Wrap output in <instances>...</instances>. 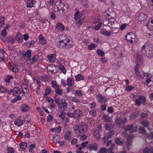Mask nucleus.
Returning <instances> with one entry per match:
<instances>
[{"mask_svg":"<svg viewBox=\"0 0 153 153\" xmlns=\"http://www.w3.org/2000/svg\"><path fill=\"white\" fill-rule=\"evenodd\" d=\"M139 65L136 64L134 68L135 75L137 76V79H140L142 78V83L145 85H147L151 81H152L151 75L148 74L143 72L141 74V73H140L139 71Z\"/></svg>","mask_w":153,"mask_h":153,"instance_id":"nucleus-1","label":"nucleus"},{"mask_svg":"<svg viewBox=\"0 0 153 153\" xmlns=\"http://www.w3.org/2000/svg\"><path fill=\"white\" fill-rule=\"evenodd\" d=\"M141 51L142 54L149 58L153 57V45L149 42H147L142 47Z\"/></svg>","mask_w":153,"mask_h":153,"instance_id":"nucleus-2","label":"nucleus"},{"mask_svg":"<svg viewBox=\"0 0 153 153\" xmlns=\"http://www.w3.org/2000/svg\"><path fill=\"white\" fill-rule=\"evenodd\" d=\"M88 128V125L85 123H83L79 125H77L74 127L75 133H84L87 131Z\"/></svg>","mask_w":153,"mask_h":153,"instance_id":"nucleus-3","label":"nucleus"},{"mask_svg":"<svg viewBox=\"0 0 153 153\" xmlns=\"http://www.w3.org/2000/svg\"><path fill=\"white\" fill-rule=\"evenodd\" d=\"M125 39L130 43H135L137 40L135 34L131 32L128 33L126 35Z\"/></svg>","mask_w":153,"mask_h":153,"instance_id":"nucleus-4","label":"nucleus"},{"mask_svg":"<svg viewBox=\"0 0 153 153\" xmlns=\"http://www.w3.org/2000/svg\"><path fill=\"white\" fill-rule=\"evenodd\" d=\"M115 122L117 126L120 128L123 127L127 121V119L125 117L123 119L121 118H116Z\"/></svg>","mask_w":153,"mask_h":153,"instance_id":"nucleus-5","label":"nucleus"},{"mask_svg":"<svg viewBox=\"0 0 153 153\" xmlns=\"http://www.w3.org/2000/svg\"><path fill=\"white\" fill-rule=\"evenodd\" d=\"M146 102V99L145 97L140 96L138 97V99H137L135 101V104L136 105L139 106L141 104H143Z\"/></svg>","mask_w":153,"mask_h":153,"instance_id":"nucleus-6","label":"nucleus"},{"mask_svg":"<svg viewBox=\"0 0 153 153\" xmlns=\"http://www.w3.org/2000/svg\"><path fill=\"white\" fill-rule=\"evenodd\" d=\"M124 128L125 131H129V133H132L137 131V127L136 126H134L133 125H129L124 127Z\"/></svg>","mask_w":153,"mask_h":153,"instance_id":"nucleus-7","label":"nucleus"},{"mask_svg":"<svg viewBox=\"0 0 153 153\" xmlns=\"http://www.w3.org/2000/svg\"><path fill=\"white\" fill-rule=\"evenodd\" d=\"M97 100L100 104H103L107 101V99L105 97L101 94H99L96 96Z\"/></svg>","mask_w":153,"mask_h":153,"instance_id":"nucleus-8","label":"nucleus"},{"mask_svg":"<svg viewBox=\"0 0 153 153\" xmlns=\"http://www.w3.org/2000/svg\"><path fill=\"white\" fill-rule=\"evenodd\" d=\"M59 4L60 8L61 10H62L63 12L67 11L69 9L67 3H62V1H60Z\"/></svg>","mask_w":153,"mask_h":153,"instance_id":"nucleus-9","label":"nucleus"},{"mask_svg":"<svg viewBox=\"0 0 153 153\" xmlns=\"http://www.w3.org/2000/svg\"><path fill=\"white\" fill-rule=\"evenodd\" d=\"M65 49H67L72 47L74 45V43L73 41L67 38V37L65 36Z\"/></svg>","mask_w":153,"mask_h":153,"instance_id":"nucleus-10","label":"nucleus"},{"mask_svg":"<svg viewBox=\"0 0 153 153\" xmlns=\"http://www.w3.org/2000/svg\"><path fill=\"white\" fill-rule=\"evenodd\" d=\"M25 122L24 118L19 117L16 119L14 122V124L18 127H20L23 125Z\"/></svg>","mask_w":153,"mask_h":153,"instance_id":"nucleus-11","label":"nucleus"},{"mask_svg":"<svg viewBox=\"0 0 153 153\" xmlns=\"http://www.w3.org/2000/svg\"><path fill=\"white\" fill-rule=\"evenodd\" d=\"M62 37H65L64 39H60L57 43V45L59 48H64L65 49V36L64 35L62 36Z\"/></svg>","mask_w":153,"mask_h":153,"instance_id":"nucleus-12","label":"nucleus"},{"mask_svg":"<svg viewBox=\"0 0 153 153\" xmlns=\"http://www.w3.org/2000/svg\"><path fill=\"white\" fill-rule=\"evenodd\" d=\"M82 111L79 109H77L74 112V118L79 119L82 115Z\"/></svg>","mask_w":153,"mask_h":153,"instance_id":"nucleus-13","label":"nucleus"},{"mask_svg":"<svg viewBox=\"0 0 153 153\" xmlns=\"http://www.w3.org/2000/svg\"><path fill=\"white\" fill-rule=\"evenodd\" d=\"M15 39L18 42L22 43L23 41L22 34L19 32H17L15 36Z\"/></svg>","mask_w":153,"mask_h":153,"instance_id":"nucleus-14","label":"nucleus"},{"mask_svg":"<svg viewBox=\"0 0 153 153\" xmlns=\"http://www.w3.org/2000/svg\"><path fill=\"white\" fill-rule=\"evenodd\" d=\"M68 104L67 103L64 102L63 103H59L58 105V107L60 108V111H64L67 108Z\"/></svg>","mask_w":153,"mask_h":153,"instance_id":"nucleus-15","label":"nucleus"},{"mask_svg":"<svg viewBox=\"0 0 153 153\" xmlns=\"http://www.w3.org/2000/svg\"><path fill=\"white\" fill-rule=\"evenodd\" d=\"M21 91L19 88L18 87H15L13 89V95L16 96H19V95L21 94Z\"/></svg>","mask_w":153,"mask_h":153,"instance_id":"nucleus-16","label":"nucleus"},{"mask_svg":"<svg viewBox=\"0 0 153 153\" xmlns=\"http://www.w3.org/2000/svg\"><path fill=\"white\" fill-rule=\"evenodd\" d=\"M56 28L60 31H63L65 30V26L60 22H57L56 25Z\"/></svg>","mask_w":153,"mask_h":153,"instance_id":"nucleus-17","label":"nucleus"},{"mask_svg":"<svg viewBox=\"0 0 153 153\" xmlns=\"http://www.w3.org/2000/svg\"><path fill=\"white\" fill-rule=\"evenodd\" d=\"M23 57H26L27 58H30L31 56V52L30 50H27L25 52H23L22 53Z\"/></svg>","mask_w":153,"mask_h":153,"instance_id":"nucleus-18","label":"nucleus"},{"mask_svg":"<svg viewBox=\"0 0 153 153\" xmlns=\"http://www.w3.org/2000/svg\"><path fill=\"white\" fill-rule=\"evenodd\" d=\"M39 41L40 44L42 45H44L46 43V41L42 34H40L39 37Z\"/></svg>","mask_w":153,"mask_h":153,"instance_id":"nucleus-19","label":"nucleus"},{"mask_svg":"<svg viewBox=\"0 0 153 153\" xmlns=\"http://www.w3.org/2000/svg\"><path fill=\"white\" fill-rule=\"evenodd\" d=\"M67 85L70 88L72 87L74 84V79L73 78L69 77L67 79Z\"/></svg>","mask_w":153,"mask_h":153,"instance_id":"nucleus-20","label":"nucleus"},{"mask_svg":"<svg viewBox=\"0 0 153 153\" xmlns=\"http://www.w3.org/2000/svg\"><path fill=\"white\" fill-rule=\"evenodd\" d=\"M26 1L27 2V6L28 7H33L34 4L36 2L34 0H27Z\"/></svg>","mask_w":153,"mask_h":153,"instance_id":"nucleus-21","label":"nucleus"},{"mask_svg":"<svg viewBox=\"0 0 153 153\" xmlns=\"http://www.w3.org/2000/svg\"><path fill=\"white\" fill-rule=\"evenodd\" d=\"M61 127L60 126L54 128H52L51 129V131L52 133L54 132L55 133H59L61 131Z\"/></svg>","mask_w":153,"mask_h":153,"instance_id":"nucleus-22","label":"nucleus"},{"mask_svg":"<svg viewBox=\"0 0 153 153\" xmlns=\"http://www.w3.org/2000/svg\"><path fill=\"white\" fill-rule=\"evenodd\" d=\"M52 91L51 87H47L45 89V94H44L43 96L45 97L48 95L50 94L52 92Z\"/></svg>","mask_w":153,"mask_h":153,"instance_id":"nucleus-23","label":"nucleus"},{"mask_svg":"<svg viewBox=\"0 0 153 153\" xmlns=\"http://www.w3.org/2000/svg\"><path fill=\"white\" fill-rule=\"evenodd\" d=\"M35 42L34 41H31L30 42L28 41L25 44L26 46L29 47H33L35 45Z\"/></svg>","mask_w":153,"mask_h":153,"instance_id":"nucleus-24","label":"nucleus"},{"mask_svg":"<svg viewBox=\"0 0 153 153\" xmlns=\"http://www.w3.org/2000/svg\"><path fill=\"white\" fill-rule=\"evenodd\" d=\"M100 33L102 34L107 36H110L111 34V32H110L107 31L104 29H101L100 31Z\"/></svg>","mask_w":153,"mask_h":153,"instance_id":"nucleus-25","label":"nucleus"},{"mask_svg":"<svg viewBox=\"0 0 153 153\" xmlns=\"http://www.w3.org/2000/svg\"><path fill=\"white\" fill-rule=\"evenodd\" d=\"M114 127V125L111 123L106 124L105 125V128L106 130H109L112 128Z\"/></svg>","mask_w":153,"mask_h":153,"instance_id":"nucleus-26","label":"nucleus"},{"mask_svg":"<svg viewBox=\"0 0 153 153\" xmlns=\"http://www.w3.org/2000/svg\"><path fill=\"white\" fill-rule=\"evenodd\" d=\"M39 58V56L38 55H35L31 59H30V61L31 63H34L37 62Z\"/></svg>","mask_w":153,"mask_h":153,"instance_id":"nucleus-27","label":"nucleus"},{"mask_svg":"<svg viewBox=\"0 0 153 153\" xmlns=\"http://www.w3.org/2000/svg\"><path fill=\"white\" fill-rule=\"evenodd\" d=\"M22 111L24 112H26L29 110V107L27 105L25 104L22 105L21 107Z\"/></svg>","mask_w":153,"mask_h":153,"instance_id":"nucleus-28","label":"nucleus"},{"mask_svg":"<svg viewBox=\"0 0 153 153\" xmlns=\"http://www.w3.org/2000/svg\"><path fill=\"white\" fill-rule=\"evenodd\" d=\"M141 124L146 127H148L149 125L148 121L146 120H143L141 123Z\"/></svg>","mask_w":153,"mask_h":153,"instance_id":"nucleus-29","label":"nucleus"},{"mask_svg":"<svg viewBox=\"0 0 153 153\" xmlns=\"http://www.w3.org/2000/svg\"><path fill=\"white\" fill-rule=\"evenodd\" d=\"M59 86L55 89L56 93L59 95H61L62 94L63 92L61 89L59 88Z\"/></svg>","mask_w":153,"mask_h":153,"instance_id":"nucleus-30","label":"nucleus"},{"mask_svg":"<svg viewBox=\"0 0 153 153\" xmlns=\"http://www.w3.org/2000/svg\"><path fill=\"white\" fill-rule=\"evenodd\" d=\"M144 14L141 13L137 17V19L139 21H141L144 19Z\"/></svg>","mask_w":153,"mask_h":153,"instance_id":"nucleus-31","label":"nucleus"},{"mask_svg":"<svg viewBox=\"0 0 153 153\" xmlns=\"http://www.w3.org/2000/svg\"><path fill=\"white\" fill-rule=\"evenodd\" d=\"M75 80L77 81L82 80L84 79L83 76L81 74H78L75 77Z\"/></svg>","mask_w":153,"mask_h":153,"instance_id":"nucleus-32","label":"nucleus"},{"mask_svg":"<svg viewBox=\"0 0 153 153\" xmlns=\"http://www.w3.org/2000/svg\"><path fill=\"white\" fill-rule=\"evenodd\" d=\"M19 146L20 149L24 150L27 146V143L26 142H22L20 144Z\"/></svg>","mask_w":153,"mask_h":153,"instance_id":"nucleus-33","label":"nucleus"},{"mask_svg":"<svg viewBox=\"0 0 153 153\" xmlns=\"http://www.w3.org/2000/svg\"><path fill=\"white\" fill-rule=\"evenodd\" d=\"M112 134H106L103 138L104 142H106L108 139L111 138Z\"/></svg>","mask_w":153,"mask_h":153,"instance_id":"nucleus-34","label":"nucleus"},{"mask_svg":"<svg viewBox=\"0 0 153 153\" xmlns=\"http://www.w3.org/2000/svg\"><path fill=\"white\" fill-rule=\"evenodd\" d=\"M75 19L76 20V23L77 25H80L82 24L80 17H76V18H75Z\"/></svg>","mask_w":153,"mask_h":153,"instance_id":"nucleus-35","label":"nucleus"},{"mask_svg":"<svg viewBox=\"0 0 153 153\" xmlns=\"http://www.w3.org/2000/svg\"><path fill=\"white\" fill-rule=\"evenodd\" d=\"M59 69H60L61 71L64 74H65L66 73L67 70L65 67V66L62 64L59 65Z\"/></svg>","mask_w":153,"mask_h":153,"instance_id":"nucleus-36","label":"nucleus"},{"mask_svg":"<svg viewBox=\"0 0 153 153\" xmlns=\"http://www.w3.org/2000/svg\"><path fill=\"white\" fill-rule=\"evenodd\" d=\"M48 59L50 62H53L55 61V57L53 55L48 56Z\"/></svg>","mask_w":153,"mask_h":153,"instance_id":"nucleus-37","label":"nucleus"},{"mask_svg":"<svg viewBox=\"0 0 153 153\" xmlns=\"http://www.w3.org/2000/svg\"><path fill=\"white\" fill-rule=\"evenodd\" d=\"M22 97L21 96H16L11 101V102L13 103L18 100H20L22 99Z\"/></svg>","mask_w":153,"mask_h":153,"instance_id":"nucleus-38","label":"nucleus"},{"mask_svg":"<svg viewBox=\"0 0 153 153\" xmlns=\"http://www.w3.org/2000/svg\"><path fill=\"white\" fill-rule=\"evenodd\" d=\"M97 46V44L91 43L90 45L88 46V48L89 50H92L94 49Z\"/></svg>","mask_w":153,"mask_h":153,"instance_id":"nucleus-39","label":"nucleus"},{"mask_svg":"<svg viewBox=\"0 0 153 153\" xmlns=\"http://www.w3.org/2000/svg\"><path fill=\"white\" fill-rule=\"evenodd\" d=\"M61 114L59 115V118H61L62 120H64L65 119V117L66 115V113L64 111H61Z\"/></svg>","mask_w":153,"mask_h":153,"instance_id":"nucleus-40","label":"nucleus"},{"mask_svg":"<svg viewBox=\"0 0 153 153\" xmlns=\"http://www.w3.org/2000/svg\"><path fill=\"white\" fill-rule=\"evenodd\" d=\"M97 144H92L91 145L90 147H89V149L90 151H96L97 150Z\"/></svg>","mask_w":153,"mask_h":153,"instance_id":"nucleus-41","label":"nucleus"},{"mask_svg":"<svg viewBox=\"0 0 153 153\" xmlns=\"http://www.w3.org/2000/svg\"><path fill=\"white\" fill-rule=\"evenodd\" d=\"M139 114V112L138 111H136L133 112L131 116V117L134 119L136 118Z\"/></svg>","mask_w":153,"mask_h":153,"instance_id":"nucleus-42","label":"nucleus"},{"mask_svg":"<svg viewBox=\"0 0 153 153\" xmlns=\"http://www.w3.org/2000/svg\"><path fill=\"white\" fill-rule=\"evenodd\" d=\"M138 130L142 134H145L146 133L145 128L143 126L140 127L139 128Z\"/></svg>","mask_w":153,"mask_h":153,"instance_id":"nucleus-43","label":"nucleus"},{"mask_svg":"<svg viewBox=\"0 0 153 153\" xmlns=\"http://www.w3.org/2000/svg\"><path fill=\"white\" fill-rule=\"evenodd\" d=\"M119 31L120 28H113L111 30V33L113 34L117 33Z\"/></svg>","mask_w":153,"mask_h":153,"instance_id":"nucleus-44","label":"nucleus"},{"mask_svg":"<svg viewBox=\"0 0 153 153\" xmlns=\"http://www.w3.org/2000/svg\"><path fill=\"white\" fill-rule=\"evenodd\" d=\"M103 25L104 26H108L109 27H110V26L109 24L108 19H106L103 20Z\"/></svg>","mask_w":153,"mask_h":153,"instance_id":"nucleus-45","label":"nucleus"},{"mask_svg":"<svg viewBox=\"0 0 153 153\" xmlns=\"http://www.w3.org/2000/svg\"><path fill=\"white\" fill-rule=\"evenodd\" d=\"M60 137L58 134H56V136L53 137V140L54 142H59Z\"/></svg>","mask_w":153,"mask_h":153,"instance_id":"nucleus-46","label":"nucleus"},{"mask_svg":"<svg viewBox=\"0 0 153 153\" xmlns=\"http://www.w3.org/2000/svg\"><path fill=\"white\" fill-rule=\"evenodd\" d=\"M116 143L119 145H122L123 144V142L121 141L119 138H117L115 140Z\"/></svg>","mask_w":153,"mask_h":153,"instance_id":"nucleus-47","label":"nucleus"},{"mask_svg":"<svg viewBox=\"0 0 153 153\" xmlns=\"http://www.w3.org/2000/svg\"><path fill=\"white\" fill-rule=\"evenodd\" d=\"M51 85L52 87L55 89L59 86V85H57L56 82L55 81H52L51 82Z\"/></svg>","mask_w":153,"mask_h":153,"instance_id":"nucleus-48","label":"nucleus"},{"mask_svg":"<svg viewBox=\"0 0 153 153\" xmlns=\"http://www.w3.org/2000/svg\"><path fill=\"white\" fill-rule=\"evenodd\" d=\"M13 78V77L10 75H8L5 78L4 81L6 82L10 83L11 79Z\"/></svg>","mask_w":153,"mask_h":153,"instance_id":"nucleus-49","label":"nucleus"},{"mask_svg":"<svg viewBox=\"0 0 153 153\" xmlns=\"http://www.w3.org/2000/svg\"><path fill=\"white\" fill-rule=\"evenodd\" d=\"M103 117L104 120L106 122H108L111 121V119L110 118L106 115H104L103 116Z\"/></svg>","mask_w":153,"mask_h":153,"instance_id":"nucleus-50","label":"nucleus"},{"mask_svg":"<svg viewBox=\"0 0 153 153\" xmlns=\"http://www.w3.org/2000/svg\"><path fill=\"white\" fill-rule=\"evenodd\" d=\"M11 71L15 73L19 71L18 66L16 65H14L11 69Z\"/></svg>","mask_w":153,"mask_h":153,"instance_id":"nucleus-51","label":"nucleus"},{"mask_svg":"<svg viewBox=\"0 0 153 153\" xmlns=\"http://www.w3.org/2000/svg\"><path fill=\"white\" fill-rule=\"evenodd\" d=\"M137 63L136 64H138L139 65V64L141 63L143 61V59L141 58L140 56H137Z\"/></svg>","mask_w":153,"mask_h":153,"instance_id":"nucleus-52","label":"nucleus"},{"mask_svg":"<svg viewBox=\"0 0 153 153\" xmlns=\"http://www.w3.org/2000/svg\"><path fill=\"white\" fill-rule=\"evenodd\" d=\"M97 53L99 55L101 56H103L105 55V53L99 49H97Z\"/></svg>","mask_w":153,"mask_h":153,"instance_id":"nucleus-53","label":"nucleus"},{"mask_svg":"<svg viewBox=\"0 0 153 153\" xmlns=\"http://www.w3.org/2000/svg\"><path fill=\"white\" fill-rule=\"evenodd\" d=\"M5 18L2 17L0 18V27L2 26L4 24Z\"/></svg>","mask_w":153,"mask_h":153,"instance_id":"nucleus-54","label":"nucleus"},{"mask_svg":"<svg viewBox=\"0 0 153 153\" xmlns=\"http://www.w3.org/2000/svg\"><path fill=\"white\" fill-rule=\"evenodd\" d=\"M74 94L75 95L78 96H82L83 95L81 90H76Z\"/></svg>","mask_w":153,"mask_h":153,"instance_id":"nucleus-55","label":"nucleus"},{"mask_svg":"<svg viewBox=\"0 0 153 153\" xmlns=\"http://www.w3.org/2000/svg\"><path fill=\"white\" fill-rule=\"evenodd\" d=\"M102 25V23L100 22L97 25L95 26L94 27V29L96 30H99L101 27Z\"/></svg>","mask_w":153,"mask_h":153,"instance_id":"nucleus-56","label":"nucleus"},{"mask_svg":"<svg viewBox=\"0 0 153 153\" xmlns=\"http://www.w3.org/2000/svg\"><path fill=\"white\" fill-rule=\"evenodd\" d=\"M53 66V65H49L48 66V67H47L48 70L49 71H51L54 73H56L57 71H54L53 69H52L51 68H52V67Z\"/></svg>","mask_w":153,"mask_h":153,"instance_id":"nucleus-57","label":"nucleus"},{"mask_svg":"<svg viewBox=\"0 0 153 153\" xmlns=\"http://www.w3.org/2000/svg\"><path fill=\"white\" fill-rule=\"evenodd\" d=\"M78 137H79V139L81 140H84L87 138L85 134H79Z\"/></svg>","mask_w":153,"mask_h":153,"instance_id":"nucleus-58","label":"nucleus"},{"mask_svg":"<svg viewBox=\"0 0 153 153\" xmlns=\"http://www.w3.org/2000/svg\"><path fill=\"white\" fill-rule=\"evenodd\" d=\"M148 113H142L140 114V117L142 118H146L148 117Z\"/></svg>","mask_w":153,"mask_h":153,"instance_id":"nucleus-59","label":"nucleus"},{"mask_svg":"<svg viewBox=\"0 0 153 153\" xmlns=\"http://www.w3.org/2000/svg\"><path fill=\"white\" fill-rule=\"evenodd\" d=\"M115 20L114 18H111V19H108V22L109 25L111 26L114 24Z\"/></svg>","mask_w":153,"mask_h":153,"instance_id":"nucleus-60","label":"nucleus"},{"mask_svg":"<svg viewBox=\"0 0 153 153\" xmlns=\"http://www.w3.org/2000/svg\"><path fill=\"white\" fill-rule=\"evenodd\" d=\"M7 32L6 31V29H4L2 30L1 32V34H0V35H1V36H5L7 35Z\"/></svg>","mask_w":153,"mask_h":153,"instance_id":"nucleus-61","label":"nucleus"},{"mask_svg":"<svg viewBox=\"0 0 153 153\" xmlns=\"http://www.w3.org/2000/svg\"><path fill=\"white\" fill-rule=\"evenodd\" d=\"M53 118V116L50 114H49L47 117V120L48 122H51Z\"/></svg>","mask_w":153,"mask_h":153,"instance_id":"nucleus-62","label":"nucleus"},{"mask_svg":"<svg viewBox=\"0 0 153 153\" xmlns=\"http://www.w3.org/2000/svg\"><path fill=\"white\" fill-rule=\"evenodd\" d=\"M89 114L91 115L94 117H95L96 114V112L93 110H90L89 111Z\"/></svg>","mask_w":153,"mask_h":153,"instance_id":"nucleus-63","label":"nucleus"},{"mask_svg":"<svg viewBox=\"0 0 153 153\" xmlns=\"http://www.w3.org/2000/svg\"><path fill=\"white\" fill-rule=\"evenodd\" d=\"M107 150L106 148H101L100 149L99 153H106Z\"/></svg>","mask_w":153,"mask_h":153,"instance_id":"nucleus-64","label":"nucleus"}]
</instances>
